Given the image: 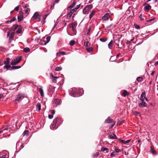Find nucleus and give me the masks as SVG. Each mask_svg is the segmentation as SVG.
Listing matches in <instances>:
<instances>
[{
  "label": "nucleus",
  "instance_id": "c9c22d12",
  "mask_svg": "<svg viewBox=\"0 0 158 158\" xmlns=\"http://www.w3.org/2000/svg\"><path fill=\"white\" fill-rule=\"evenodd\" d=\"M99 153L98 152H96L93 154V157H97L99 155Z\"/></svg>",
  "mask_w": 158,
  "mask_h": 158
},
{
  "label": "nucleus",
  "instance_id": "4468645a",
  "mask_svg": "<svg viewBox=\"0 0 158 158\" xmlns=\"http://www.w3.org/2000/svg\"><path fill=\"white\" fill-rule=\"evenodd\" d=\"M29 133V131L28 130H25L23 133V136L27 137Z\"/></svg>",
  "mask_w": 158,
  "mask_h": 158
},
{
  "label": "nucleus",
  "instance_id": "338daca9",
  "mask_svg": "<svg viewBox=\"0 0 158 158\" xmlns=\"http://www.w3.org/2000/svg\"><path fill=\"white\" fill-rule=\"evenodd\" d=\"M120 54H121L120 53H119L118 54H117L116 55V58H118L119 56L120 55Z\"/></svg>",
  "mask_w": 158,
  "mask_h": 158
},
{
  "label": "nucleus",
  "instance_id": "b1692460",
  "mask_svg": "<svg viewBox=\"0 0 158 158\" xmlns=\"http://www.w3.org/2000/svg\"><path fill=\"white\" fill-rule=\"evenodd\" d=\"M143 80V78L141 77H138L136 79L137 81L139 82H141Z\"/></svg>",
  "mask_w": 158,
  "mask_h": 158
},
{
  "label": "nucleus",
  "instance_id": "c03bdc74",
  "mask_svg": "<svg viewBox=\"0 0 158 158\" xmlns=\"http://www.w3.org/2000/svg\"><path fill=\"white\" fill-rule=\"evenodd\" d=\"M116 154L115 152H113L111 154V156L112 157H114L115 156V155Z\"/></svg>",
  "mask_w": 158,
  "mask_h": 158
},
{
  "label": "nucleus",
  "instance_id": "7c9ffc66",
  "mask_svg": "<svg viewBox=\"0 0 158 158\" xmlns=\"http://www.w3.org/2000/svg\"><path fill=\"white\" fill-rule=\"evenodd\" d=\"M22 31V27H20L18 30L16 31V32L17 34H19Z\"/></svg>",
  "mask_w": 158,
  "mask_h": 158
},
{
  "label": "nucleus",
  "instance_id": "4be33fe9",
  "mask_svg": "<svg viewBox=\"0 0 158 158\" xmlns=\"http://www.w3.org/2000/svg\"><path fill=\"white\" fill-rule=\"evenodd\" d=\"M95 13V11H92V12L90 13L89 15V18L90 19H91L94 15V14Z\"/></svg>",
  "mask_w": 158,
  "mask_h": 158
},
{
  "label": "nucleus",
  "instance_id": "ea45409f",
  "mask_svg": "<svg viewBox=\"0 0 158 158\" xmlns=\"http://www.w3.org/2000/svg\"><path fill=\"white\" fill-rule=\"evenodd\" d=\"M133 114L135 115H138L140 113L138 111H135L133 112Z\"/></svg>",
  "mask_w": 158,
  "mask_h": 158
},
{
  "label": "nucleus",
  "instance_id": "a18cd8bd",
  "mask_svg": "<svg viewBox=\"0 0 158 158\" xmlns=\"http://www.w3.org/2000/svg\"><path fill=\"white\" fill-rule=\"evenodd\" d=\"M107 148H106L102 147L101 149V150L102 151H104L106 150H107Z\"/></svg>",
  "mask_w": 158,
  "mask_h": 158
},
{
  "label": "nucleus",
  "instance_id": "680f3d73",
  "mask_svg": "<svg viewBox=\"0 0 158 158\" xmlns=\"http://www.w3.org/2000/svg\"><path fill=\"white\" fill-rule=\"evenodd\" d=\"M60 52H58L57 54V56H60V55H61V54Z\"/></svg>",
  "mask_w": 158,
  "mask_h": 158
},
{
  "label": "nucleus",
  "instance_id": "de8ad7c7",
  "mask_svg": "<svg viewBox=\"0 0 158 158\" xmlns=\"http://www.w3.org/2000/svg\"><path fill=\"white\" fill-rule=\"evenodd\" d=\"M145 98V96L144 95V98H140V102H144V100Z\"/></svg>",
  "mask_w": 158,
  "mask_h": 158
},
{
  "label": "nucleus",
  "instance_id": "bb28decb",
  "mask_svg": "<svg viewBox=\"0 0 158 158\" xmlns=\"http://www.w3.org/2000/svg\"><path fill=\"white\" fill-rule=\"evenodd\" d=\"M128 93L126 90H124L123 92V95L124 97H126V96L128 94Z\"/></svg>",
  "mask_w": 158,
  "mask_h": 158
},
{
  "label": "nucleus",
  "instance_id": "49530a36",
  "mask_svg": "<svg viewBox=\"0 0 158 158\" xmlns=\"http://www.w3.org/2000/svg\"><path fill=\"white\" fill-rule=\"evenodd\" d=\"M131 140V139H129L126 141H124V144H126L128 143H129Z\"/></svg>",
  "mask_w": 158,
  "mask_h": 158
},
{
  "label": "nucleus",
  "instance_id": "f3484780",
  "mask_svg": "<svg viewBox=\"0 0 158 158\" xmlns=\"http://www.w3.org/2000/svg\"><path fill=\"white\" fill-rule=\"evenodd\" d=\"M60 100L59 99H56L54 101L53 103L56 105L59 104L60 103Z\"/></svg>",
  "mask_w": 158,
  "mask_h": 158
},
{
  "label": "nucleus",
  "instance_id": "4c0bfd02",
  "mask_svg": "<svg viewBox=\"0 0 158 158\" xmlns=\"http://www.w3.org/2000/svg\"><path fill=\"white\" fill-rule=\"evenodd\" d=\"M144 95L145 96V92H142L140 98H144Z\"/></svg>",
  "mask_w": 158,
  "mask_h": 158
},
{
  "label": "nucleus",
  "instance_id": "58836bf2",
  "mask_svg": "<svg viewBox=\"0 0 158 158\" xmlns=\"http://www.w3.org/2000/svg\"><path fill=\"white\" fill-rule=\"evenodd\" d=\"M4 61L2 59H0V66H2L3 64Z\"/></svg>",
  "mask_w": 158,
  "mask_h": 158
},
{
  "label": "nucleus",
  "instance_id": "2eb2a0df",
  "mask_svg": "<svg viewBox=\"0 0 158 158\" xmlns=\"http://www.w3.org/2000/svg\"><path fill=\"white\" fill-rule=\"evenodd\" d=\"M39 91L41 95V96L42 97H43L44 96V93L43 89L41 88H40L39 89Z\"/></svg>",
  "mask_w": 158,
  "mask_h": 158
},
{
  "label": "nucleus",
  "instance_id": "0e129e2a",
  "mask_svg": "<svg viewBox=\"0 0 158 158\" xmlns=\"http://www.w3.org/2000/svg\"><path fill=\"white\" fill-rule=\"evenodd\" d=\"M55 113V110H53L51 111V113L52 114H54Z\"/></svg>",
  "mask_w": 158,
  "mask_h": 158
},
{
  "label": "nucleus",
  "instance_id": "774afa93",
  "mask_svg": "<svg viewBox=\"0 0 158 158\" xmlns=\"http://www.w3.org/2000/svg\"><path fill=\"white\" fill-rule=\"evenodd\" d=\"M122 123V122H118V125H120Z\"/></svg>",
  "mask_w": 158,
  "mask_h": 158
},
{
  "label": "nucleus",
  "instance_id": "864d4df0",
  "mask_svg": "<svg viewBox=\"0 0 158 158\" xmlns=\"http://www.w3.org/2000/svg\"><path fill=\"white\" fill-rule=\"evenodd\" d=\"M119 141L121 142L122 143L124 144V141L123 140L120 139H118Z\"/></svg>",
  "mask_w": 158,
  "mask_h": 158
},
{
  "label": "nucleus",
  "instance_id": "f8f14e48",
  "mask_svg": "<svg viewBox=\"0 0 158 158\" xmlns=\"http://www.w3.org/2000/svg\"><path fill=\"white\" fill-rule=\"evenodd\" d=\"M113 41L111 40L108 45V47L110 49H111L113 45Z\"/></svg>",
  "mask_w": 158,
  "mask_h": 158
},
{
  "label": "nucleus",
  "instance_id": "f03ea898",
  "mask_svg": "<svg viewBox=\"0 0 158 158\" xmlns=\"http://www.w3.org/2000/svg\"><path fill=\"white\" fill-rule=\"evenodd\" d=\"M93 6L92 5L86 6L83 9V13L84 14H87L88 13L89 10L92 8Z\"/></svg>",
  "mask_w": 158,
  "mask_h": 158
},
{
  "label": "nucleus",
  "instance_id": "6e6d98bb",
  "mask_svg": "<svg viewBox=\"0 0 158 158\" xmlns=\"http://www.w3.org/2000/svg\"><path fill=\"white\" fill-rule=\"evenodd\" d=\"M48 15V14H46L43 17V19L44 20L45 19Z\"/></svg>",
  "mask_w": 158,
  "mask_h": 158
},
{
  "label": "nucleus",
  "instance_id": "9b49d317",
  "mask_svg": "<svg viewBox=\"0 0 158 158\" xmlns=\"http://www.w3.org/2000/svg\"><path fill=\"white\" fill-rule=\"evenodd\" d=\"M151 6L149 5H147L144 7V10L146 12H148L151 9Z\"/></svg>",
  "mask_w": 158,
  "mask_h": 158
},
{
  "label": "nucleus",
  "instance_id": "dca6fc26",
  "mask_svg": "<svg viewBox=\"0 0 158 158\" xmlns=\"http://www.w3.org/2000/svg\"><path fill=\"white\" fill-rule=\"evenodd\" d=\"M108 137L109 138H110L111 139H118V138L116 137V135H115L114 136H113L110 133V134H109L108 135Z\"/></svg>",
  "mask_w": 158,
  "mask_h": 158
},
{
  "label": "nucleus",
  "instance_id": "4d7b16f0",
  "mask_svg": "<svg viewBox=\"0 0 158 158\" xmlns=\"http://www.w3.org/2000/svg\"><path fill=\"white\" fill-rule=\"evenodd\" d=\"M56 124L52 123V127L53 128H55L56 127Z\"/></svg>",
  "mask_w": 158,
  "mask_h": 158
},
{
  "label": "nucleus",
  "instance_id": "ddd939ff",
  "mask_svg": "<svg viewBox=\"0 0 158 158\" xmlns=\"http://www.w3.org/2000/svg\"><path fill=\"white\" fill-rule=\"evenodd\" d=\"M76 5V3L75 2H74L71 5L69 6L67 10H70L74 6Z\"/></svg>",
  "mask_w": 158,
  "mask_h": 158
},
{
  "label": "nucleus",
  "instance_id": "13d9d810",
  "mask_svg": "<svg viewBox=\"0 0 158 158\" xmlns=\"http://www.w3.org/2000/svg\"><path fill=\"white\" fill-rule=\"evenodd\" d=\"M29 10V9H28V8L26 9L25 10V13H26V14L28 13V12Z\"/></svg>",
  "mask_w": 158,
  "mask_h": 158
},
{
  "label": "nucleus",
  "instance_id": "cd10ccee",
  "mask_svg": "<svg viewBox=\"0 0 158 158\" xmlns=\"http://www.w3.org/2000/svg\"><path fill=\"white\" fill-rule=\"evenodd\" d=\"M107 40V39L106 38H101L100 39V40L103 42H106Z\"/></svg>",
  "mask_w": 158,
  "mask_h": 158
},
{
  "label": "nucleus",
  "instance_id": "e433bc0d",
  "mask_svg": "<svg viewBox=\"0 0 158 158\" xmlns=\"http://www.w3.org/2000/svg\"><path fill=\"white\" fill-rule=\"evenodd\" d=\"M80 4H79V5H77L76 7L74 8L73 9V10H74V11H76L80 7Z\"/></svg>",
  "mask_w": 158,
  "mask_h": 158
},
{
  "label": "nucleus",
  "instance_id": "a211bd4d",
  "mask_svg": "<svg viewBox=\"0 0 158 158\" xmlns=\"http://www.w3.org/2000/svg\"><path fill=\"white\" fill-rule=\"evenodd\" d=\"M1 158H9V155L6 154V153H4V155L2 156H0Z\"/></svg>",
  "mask_w": 158,
  "mask_h": 158
},
{
  "label": "nucleus",
  "instance_id": "c85d7f7f",
  "mask_svg": "<svg viewBox=\"0 0 158 158\" xmlns=\"http://www.w3.org/2000/svg\"><path fill=\"white\" fill-rule=\"evenodd\" d=\"M14 32H11L10 34V36H9V39L11 40L14 37Z\"/></svg>",
  "mask_w": 158,
  "mask_h": 158
},
{
  "label": "nucleus",
  "instance_id": "a878e982",
  "mask_svg": "<svg viewBox=\"0 0 158 158\" xmlns=\"http://www.w3.org/2000/svg\"><path fill=\"white\" fill-rule=\"evenodd\" d=\"M151 152L154 155H156V151L154 150L153 148H152V147H151Z\"/></svg>",
  "mask_w": 158,
  "mask_h": 158
},
{
  "label": "nucleus",
  "instance_id": "603ef678",
  "mask_svg": "<svg viewBox=\"0 0 158 158\" xmlns=\"http://www.w3.org/2000/svg\"><path fill=\"white\" fill-rule=\"evenodd\" d=\"M12 22H13V21L12 20V19H11L10 20H8L6 22V23L7 24V23H11Z\"/></svg>",
  "mask_w": 158,
  "mask_h": 158
},
{
  "label": "nucleus",
  "instance_id": "aec40b11",
  "mask_svg": "<svg viewBox=\"0 0 158 158\" xmlns=\"http://www.w3.org/2000/svg\"><path fill=\"white\" fill-rule=\"evenodd\" d=\"M58 77H54L52 78V81L53 82L55 83H56L57 82V79L58 78Z\"/></svg>",
  "mask_w": 158,
  "mask_h": 158
},
{
  "label": "nucleus",
  "instance_id": "412c9836",
  "mask_svg": "<svg viewBox=\"0 0 158 158\" xmlns=\"http://www.w3.org/2000/svg\"><path fill=\"white\" fill-rule=\"evenodd\" d=\"M23 51L26 53H27L30 51V49L29 48L26 47L23 49Z\"/></svg>",
  "mask_w": 158,
  "mask_h": 158
},
{
  "label": "nucleus",
  "instance_id": "473e14b6",
  "mask_svg": "<svg viewBox=\"0 0 158 158\" xmlns=\"http://www.w3.org/2000/svg\"><path fill=\"white\" fill-rule=\"evenodd\" d=\"M93 50V49L92 48H86V50L87 52L89 53H90Z\"/></svg>",
  "mask_w": 158,
  "mask_h": 158
},
{
  "label": "nucleus",
  "instance_id": "2f4dec72",
  "mask_svg": "<svg viewBox=\"0 0 158 158\" xmlns=\"http://www.w3.org/2000/svg\"><path fill=\"white\" fill-rule=\"evenodd\" d=\"M75 41H74L73 40L70 41L69 42V44L71 46H73V45H74L75 44Z\"/></svg>",
  "mask_w": 158,
  "mask_h": 158
},
{
  "label": "nucleus",
  "instance_id": "f704fd0d",
  "mask_svg": "<svg viewBox=\"0 0 158 158\" xmlns=\"http://www.w3.org/2000/svg\"><path fill=\"white\" fill-rule=\"evenodd\" d=\"M19 27V26L18 25H15L14 26L13 28H12V30L15 31L17 28Z\"/></svg>",
  "mask_w": 158,
  "mask_h": 158
},
{
  "label": "nucleus",
  "instance_id": "72a5a7b5",
  "mask_svg": "<svg viewBox=\"0 0 158 158\" xmlns=\"http://www.w3.org/2000/svg\"><path fill=\"white\" fill-rule=\"evenodd\" d=\"M50 38H51V37L50 36H48L46 38L47 41L45 42V44L47 43H48V42H49V41H50Z\"/></svg>",
  "mask_w": 158,
  "mask_h": 158
},
{
  "label": "nucleus",
  "instance_id": "e2e57ef3",
  "mask_svg": "<svg viewBox=\"0 0 158 158\" xmlns=\"http://www.w3.org/2000/svg\"><path fill=\"white\" fill-rule=\"evenodd\" d=\"M135 27L136 28H137V29H139V26H138V25H136H136H135Z\"/></svg>",
  "mask_w": 158,
  "mask_h": 158
},
{
  "label": "nucleus",
  "instance_id": "5fc2aeb1",
  "mask_svg": "<svg viewBox=\"0 0 158 158\" xmlns=\"http://www.w3.org/2000/svg\"><path fill=\"white\" fill-rule=\"evenodd\" d=\"M48 118L49 119H52L53 118V115H52L49 114L48 115Z\"/></svg>",
  "mask_w": 158,
  "mask_h": 158
},
{
  "label": "nucleus",
  "instance_id": "f257e3e1",
  "mask_svg": "<svg viewBox=\"0 0 158 158\" xmlns=\"http://www.w3.org/2000/svg\"><path fill=\"white\" fill-rule=\"evenodd\" d=\"M6 60L4 62V68L6 69H8L11 68V69H18L21 68L20 66H12L11 67V64H10V59L8 57L6 58Z\"/></svg>",
  "mask_w": 158,
  "mask_h": 158
},
{
  "label": "nucleus",
  "instance_id": "20e7f679",
  "mask_svg": "<svg viewBox=\"0 0 158 158\" xmlns=\"http://www.w3.org/2000/svg\"><path fill=\"white\" fill-rule=\"evenodd\" d=\"M23 98V97L21 94H19L16 96L15 101L18 102H19Z\"/></svg>",
  "mask_w": 158,
  "mask_h": 158
},
{
  "label": "nucleus",
  "instance_id": "69168bd1",
  "mask_svg": "<svg viewBox=\"0 0 158 158\" xmlns=\"http://www.w3.org/2000/svg\"><path fill=\"white\" fill-rule=\"evenodd\" d=\"M61 52V55H63L66 54V53L64 52Z\"/></svg>",
  "mask_w": 158,
  "mask_h": 158
},
{
  "label": "nucleus",
  "instance_id": "37998d69",
  "mask_svg": "<svg viewBox=\"0 0 158 158\" xmlns=\"http://www.w3.org/2000/svg\"><path fill=\"white\" fill-rule=\"evenodd\" d=\"M116 152L118 153L121 151V150L118 148H115V149Z\"/></svg>",
  "mask_w": 158,
  "mask_h": 158
},
{
  "label": "nucleus",
  "instance_id": "39448f33",
  "mask_svg": "<svg viewBox=\"0 0 158 158\" xmlns=\"http://www.w3.org/2000/svg\"><path fill=\"white\" fill-rule=\"evenodd\" d=\"M19 15L18 16V22H20L23 19V13L22 11L20 12Z\"/></svg>",
  "mask_w": 158,
  "mask_h": 158
},
{
  "label": "nucleus",
  "instance_id": "6ab92c4d",
  "mask_svg": "<svg viewBox=\"0 0 158 158\" xmlns=\"http://www.w3.org/2000/svg\"><path fill=\"white\" fill-rule=\"evenodd\" d=\"M36 108H37V110H38L39 111L41 109V105L40 103H37L36 105Z\"/></svg>",
  "mask_w": 158,
  "mask_h": 158
},
{
  "label": "nucleus",
  "instance_id": "6e6552de",
  "mask_svg": "<svg viewBox=\"0 0 158 158\" xmlns=\"http://www.w3.org/2000/svg\"><path fill=\"white\" fill-rule=\"evenodd\" d=\"M139 106L140 108L147 106V104L145 102H139Z\"/></svg>",
  "mask_w": 158,
  "mask_h": 158
},
{
  "label": "nucleus",
  "instance_id": "7ed1b4c3",
  "mask_svg": "<svg viewBox=\"0 0 158 158\" xmlns=\"http://www.w3.org/2000/svg\"><path fill=\"white\" fill-rule=\"evenodd\" d=\"M22 58V56L17 57L15 59L13 60H12L11 62V65H14L17 64L18 63Z\"/></svg>",
  "mask_w": 158,
  "mask_h": 158
},
{
  "label": "nucleus",
  "instance_id": "052dcab7",
  "mask_svg": "<svg viewBox=\"0 0 158 158\" xmlns=\"http://www.w3.org/2000/svg\"><path fill=\"white\" fill-rule=\"evenodd\" d=\"M112 24H110V25L109 26H106V28H107V29L110 28L112 26Z\"/></svg>",
  "mask_w": 158,
  "mask_h": 158
},
{
  "label": "nucleus",
  "instance_id": "5701e85b",
  "mask_svg": "<svg viewBox=\"0 0 158 158\" xmlns=\"http://www.w3.org/2000/svg\"><path fill=\"white\" fill-rule=\"evenodd\" d=\"M116 60V58L114 56H111L110 59V61H114Z\"/></svg>",
  "mask_w": 158,
  "mask_h": 158
},
{
  "label": "nucleus",
  "instance_id": "9d476101",
  "mask_svg": "<svg viewBox=\"0 0 158 158\" xmlns=\"http://www.w3.org/2000/svg\"><path fill=\"white\" fill-rule=\"evenodd\" d=\"M39 16V13L38 12H36L33 15L32 17V19H36Z\"/></svg>",
  "mask_w": 158,
  "mask_h": 158
},
{
  "label": "nucleus",
  "instance_id": "1a4fd4ad",
  "mask_svg": "<svg viewBox=\"0 0 158 158\" xmlns=\"http://www.w3.org/2000/svg\"><path fill=\"white\" fill-rule=\"evenodd\" d=\"M113 120L110 117H108V118L106 119L105 121V123H113Z\"/></svg>",
  "mask_w": 158,
  "mask_h": 158
},
{
  "label": "nucleus",
  "instance_id": "c756f323",
  "mask_svg": "<svg viewBox=\"0 0 158 158\" xmlns=\"http://www.w3.org/2000/svg\"><path fill=\"white\" fill-rule=\"evenodd\" d=\"M77 25L75 23H73L70 24L69 25V27H76Z\"/></svg>",
  "mask_w": 158,
  "mask_h": 158
},
{
  "label": "nucleus",
  "instance_id": "8fccbe9b",
  "mask_svg": "<svg viewBox=\"0 0 158 158\" xmlns=\"http://www.w3.org/2000/svg\"><path fill=\"white\" fill-rule=\"evenodd\" d=\"M119 41L118 40H117L115 41V44L118 46V47H119V44L118 43H117L116 42H118Z\"/></svg>",
  "mask_w": 158,
  "mask_h": 158
},
{
  "label": "nucleus",
  "instance_id": "bf43d9fd",
  "mask_svg": "<svg viewBox=\"0 0 158 158\" xmlns=\"http://www.w3.org/2000/svg\"><path fill=\"white\" fill-rule=\"evenodd\" d=\"M4 98L3 94H0V99L1 98Z\"/></svg>",
  "mask_w": 158,
  "mask_h": 158
},
{
  "label": "nucleus",
  "instance_id": "09e8293b",
  "mask_svg": "<svg viewBox=\"0 0 158 158\" xmlns=\"http://www.w3.org/2000/svg\"><path fill=\"white\" fill-rule=\"evenodd\" d=\"M91 31V28H89V29L88 30V31L87 33V34H86V35H89V32H90Z\"/></svg>",
  "mask_w": 158,
  "mask_h": 158
},
{
  "label": "nucleus",
  "instance_id": "a19ab883",
  "mask_svg": "<svg viewBox=\"0 0 158 158\" xmlns=\"http://www.w3.org/2000/svg\"><path fill=\"white\" fill-rule=\"evenodd\" d=\"M54 73H50L49 74L50 76V77L52 79V78L54 77Z\"/></svg>",
  "mask_w": 158,
  "mask_h": 158
},
{
  "label": "nucleus",
  "instance_id": "79ce46f5",
  "mask_svg": "<svg viewBox=\"0 0 158 158\" xmlns=\"http://www.w3.org/2000/svg\"><path fill=\"white\" fill-rule=\"evenodd\" d=\"M143 16L142 14H141L139 15V18L141 19V20H144V19L143 18Z\"/></svg>",
  "mask_w": 158,
  "mask_h": 158
},
{
  "label": "nucleus",
  "instance_id": "3c124183",
  "mask_svg": "<svg viewBox=\"0 0 158 158\" xmlns=\"http://www.w3.org/2000/svg\"><path fill=\"white\" fill-rule=\"evenodd\" d=\"M19 6H18L15 8L14 10L16 11H18L19 9Z\"/></svg>",
  "mask_w": 158,
  "mask_h": 158
},
{
  "label": "nucleus",
  "instance_id": "423d86ee",
  "mask_svg": "<svg viewBox=\"0 0 158 158\" xmlns=\"http://www.w3.org/2000/svg\"><path fill=\"white\" fill-rule=\"evenodd\" d=\"M110 17V14L107 13L106 14L102 17V19L103 21H106L109 19Z\"/></svg>",
  "mask_w": 158,
  "mask_h": 158
},
{
  "label": "nucleus",
  "instance_id": "393cba45",
  "mask_svg": "<svg viewBox=\"0 0 158 158\" xmlns=\"http://www.w3.org/2000/svg\"><path fill=\"white\" fill-rule=\"evenodd\" d=\"M60 120L59 118H58V117H56V118H55L54 120L52 123L56 124V123H57V122H58V120Z\"/></svg>",
  "mask_w": 158,
  "mask_h": 158
},
{
  "label": "nucleus",
  "instance_id": "0eeeda50",
  "mask_svg": "<svg viewBox=\"0 0 158 158\" xmlns=\"http://www.w3.org/2000/svg\"><path fill=\"white\" fill-rule=\"evenodd\" d=\"M75 12L74 10H73V9L71 10L68 13L67 18L68 19H70L72 14Z\"/></svg>",
  "mask_w": 158,
  "mask_h": 158
}]
</instances>
